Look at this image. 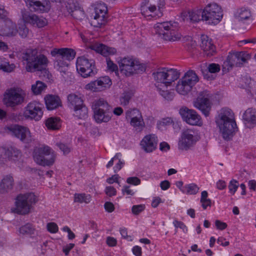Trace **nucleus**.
Wrapping results in <instances>:
<instances>
[{"instance_id":"nucleus-1","label":"nucleus","mask_w":256,"mask_h":256,"mask_svg":"<svg viewBox=\"0 0 256 256\" xmlns=\"http://www.w3.org/2000/svg\"><path fill=\"white\" fill-rule=\"evenodd\" d=\"M216 122L223 138L230 140L238 128L232 110L226 107L222 108L216 118Z\"/></svg>"},{"instance_id":"nucleus-2","label":"nucleus","mask_w":256,"mask_h":256,"mask_svg":"<svg viewBox=\"0 0 256 256\" xmlns=\"http://www.w3.org/2000/svg\"><path fill=\"white\" fill-rule=\"evenodd\" d=\"M56 154L48 146L40 144L35 146L33 150V158L38 165L51 166L54 163Z\"/></svg>"},{"instance_id":"nucleus-3","label":"nucleus","mask_w":256,"mask_h":256,"mask_svg":"<svg viewBox=\"0 0 256 256\" xmlns=\"http://www.w3.org/2000/svg\"><path fill=\"white\" fill-rule=\"evenodd\" d=\"M178 26V22H164L156 24L154 26V29L156 33L164 40L176 41L179 40L181 38V34L177 32Z\"/></svg>"},{"instance_id":"nucleus-4","label":"nucleus","mask_w":256,"mask_h":256,"mask_svg":"<svg viewBox=\"0 0 256 256\" xmlns=\"http://www.w3.org/2000/svg\"><path fill=\"white\" fill-rule=\"evenodd\" d=\"M118 63L120 73L126 76L142 73L146 70V66L144 64L131 57L124 58Z\"/></svg>"},{"instance_id":"nucleus-5","label":"nucleus","mask_w":256,"mask_h":256,"mask_svg":"<svg viewBox=\"0 0 256 256\" xmlns=\"http://www.w3.org/2000/svg\"><path fill=\"white\" fill-rule=\"evenodd\" d=\"M94 118L97 123L107 122L112 116V110L108 103L103 99L94 102L92 106Z\"/></svg>"},{"instance_id":"nucleus-6","label":"nucleus","mask_w":256,"mask_h":256,"mask_svg":"<svg viewBox=\"0 0 256 256\" xmlns=\"http://www.w3.org/2000/svg\"><path fill=\"white\" fill-rule=\"evenodd\" d=\"M35 50L33 49V54ZM49 60L44 54H33V72L40 78H45L48 80L52 78V74L48 68Z\"/></svg>"},{"instance_id":"nucleus-7","label":"nucleus","mask_w":256,"mask_h":256,"mask_svg":"<svg viewBox=\"0 0 256 256\" xmlns=\"http://www.w3.org/2000/svg\"><path fill=\"white\" fill-rule=\"evenodd\" d=\"M180 72L176 69H168L166 68H158L152 73L154 80L157 84L160 86L170 85L173 82L180 77Z\"/></svg>"},{"instance_id":"nucleus-8","label":"nucleus","mask_w":256,"mask_h":256,"mask_svg":"<svg viewBox=\"0 0 256 256\" xmlns=\"http://www.w3.org/2000/svg\"><path fill=\"white\" fill-rule=\"evenodd\" d=\"M164 5V0H144L142 4L141 12L145 16L156 18L162 16V8Z\"/></svg>"},{"instance_id":"nucleus-9","label":"nucleus","mask_w":256,"mask_h":256,"mask_svg":"<svg viewBox=\"0 0 256 256\" xmlns=\"http://www.w3.org/2000/svg\"><path fill=\"white\" fill-rule=\"evenodd\" d=\"M198 80V77L195 72L193 70H189L179 80L176 86V91L180 94L186 95L191 90L192 86Z\"/></svg>"},{"instance_id":"nucleus-10","label":"nucleus","mask_w":256,"mask_h":256,"mask_svg":"<svg viewBox=\"0 0 256 256\" xmlns=\"http://www.w3.org/2000/svg\"><path fill=\"white\" fill-rule=\"evenodd\" d=\"M32 204L31 193L20 194L16 198L14 206L11 208V212L18 214L24 215L30 212Z\"/></svg>"},{"instance_id":"nucleus-11","label":"nucleus","mask_w":256,"mask_h":256,"mask_svg":"<svg viewBox=\"0 0 256 256\" xmlns=\"http://www.w3.org/2000/svg\"><path fill=\"white\" fill-rule=\"evenodd\" d=\"M78 72L84 78L92 76L97 73L94 60H88L84 56L77 58L76 64Z\"/></svg>"},{"instance_id":"nucleus-12","label":"nucleus","mask_w":256,"mask_h":256,"mask_svg":"<svg viewBox=\"0 0 256 256\" xmlns=\"http://www.w3.org/2000/svg\"><path fill=\"white\" fill-rule=\"evenodd\" d=\"M108 8L106 4L102 2L96 4L94 12L90 16V24L96 28H100L106 22Z\"/></svg>"},{"instance_id":"nucleus-13","label":"nucleus","mask_w":256,"mask_h":256,"mask_svg":"<svg viewBox=\"0 0 256 256\" xmlns=\"http://www.w3.org/2000/svg\"><path fill=\"white\" fill-rule=\"evenodd\" d=\"M210 98L211 96L208 91L203 90L199 92L198 98L194 101V106L200 110L206 116H209L211 110Z\"/></svg>"},{"instance_id":"nucleus-14","label":"nucleus","mask_w":256,"mask_h":256,"mask_svg":"<svg viewBox=\"0 0 256 256\" xmlns=\"http://www.w3.org/2000/svg\"><path fill=\"white\" fill-rule=\"evenodd\" d=\"M202 12L204 20H208L210 24H218L223 16L221 8L214 3L208 4Z\"/></svg>"},{"instance_id":"nucleus-15","label":"nucleus","mask_w":256,"mask_h":256,"mask_svg":"<svg viewBox=\"0 0 256 256\" xmlns=\"http://www.w3.org/2000/svg\"><path fill=\"white\" fill-rule=\"evenodd\" d=\"M250 54L245 52H230L225 64L230 68L241 67L250 58Z\"/></svg>"},{"instance_id":"nucleus-16","label":"nucleus","mask_w":256,"mask_h":256,"mask_svg":"<svg viewBox=\"0 0 256 256\" xmlns=\"http://www.w3.org/2000/svg\"><path fill=\"white\" fill-rule=\"evenodd\" d=\"M198 140L196 132L192 130H184L178 142V148L182 150H187L196 144Z\"/></svg>"},{"instance_id":"nucleus-17","label":"nucleus","mask_w":256,"mask_h":256,"mask_svg":"<svg viewBox=\"0 0 256 256\" xmlns=\"http://www.w3.org/2000/svg\"><path fill=\"white\" fill-rule=\"evenodd\" d=\"M8 132L26 144L31 140L30 132L27 128L18 124L12 125L7 128Z\"/></svg>"},{"instance_id":"nucleus-18","label":"nucleus","mask_w":256,"mask_h":256,"mask_svg":"<svg viewBox=\"0 0 256 256\" xmlns=\"http://www.w3.org/2000/svg\"><path fill=\"white\" fill-rule=\"evenodd\" d=\"M179 113L182 120L188 124L196 126L201 124L200 116L193 110L182 107L180 108Z\"/></svg>"},{"instance_id":"nucleus-19","label":"nucleus","mask_w":256,"mask_h":256,"mask_svg":"<svg viewBox=\"0 0 256 256\" xmlns=\"http://www.w3.org/2000/svg\"><path fill=\"white\" fill-rule=\"evenodd\" d=\"M20 156V151L16 148H0V165L4 164L8 160L16 161Z\"/></svg>"},{"instance_id":"nucleus-20","label":"nucleus","mask_w":256,"mask_h":256,"mask_svg":"<svg viewBox=\"0 0 256 256\" xmlns=\"http://www.w3.org/2000/svg\"><path fill=\"white\" fill-rule=\"evenodd\" d=\"M126 118L130 120V124L134 127L142 128L144 122L140 112L137 109L128 110L126 112Z\"/></svg>"},{"instance_id":"nucleus-21","label":"nucleus","mask_w":256,"mask_h":256,"mask_svg":"<svg viewBox=\"0 0 256 256\" xmlns=\"http://www.w3.org/2000/svg\"><path fill=\"white\" fill-rule=\"evenodd\" d=\"M23 101V98L16 89H11L6 94L4 102L8 106L14 107Z\"/></svg>"},{"instance_id":"nucleus-22","label":"nucleus","mask_w":256,"mask_h":256,"mask_svg":"<svg viewBox=\"0 0 256 256\" xmlns=\"http://www.w3.org/2000/svg\"><path fill=\"white\" fill-rule=\"evenodd\" d=\"M158 138L154 134L145 136L140 142L142 148L146 152H151L156 148Z\"/></svg>"},{"instance_id":"nucleus-23","label":"nucleus","mask_w":256,"mask_h":256,"mask_svg":"<svg viewBox=\"0 0 256 256\" xmlns=\"http://www.w3.org/2000/svg\"><path fill=\"white\" fill-rule=\"evenodd\" d=\"M182 18L184 21L192 23L197 22L200 20H204L202 10L182 12Z\"/></svg>"},{"instance_id":"nucleus-24","label":"nucleus","mask_w":256,"mask_h":256,"mask_svg":"<svg viewBox=\"0 0 256 256\" xmlns=\"http://www.w3.org/2000/svg\"><path fill=\"white\" fill-rule=\"evenodd\" d=\"M200 46L204 50V54L208 57H210L216 53V48L212 40L207 36L202 35L200 37Z\"/></svg>"},{"instance_id":"nucleus-25","label":"nucleus","mask_w":256,"mask_h":256,"mask_svg":"<svg viewBox=\"0 0 256 256\" xmlns=\"http://www.w3.org/2000/svg\"><path fill=\"white\" fill-rule=\"evenodd\" d=\"M242 120L248 128L254 127L256 125V110L252 108H248L243 114Z\"/></svg>"},{"instance_id":"nucleus-26","label":"nucleus","mask_w":256,"mask_h":256,"mask_svg":"<svg viewBox=\"0 0 256 256\" xmlns=\"http://www.w3.org/2000/svg\"><path fill=\"white\" fill-rule=\"evenodd\" d=\"M90 48L106 57L110 54H114L116 52V48L108 47L98 42L92 44L90 46Z\"/></svg>"},{"instance_id":"nucleus-27","label":"nucleus","mask_w":256,"mask_h":256,"mask_svg":"<svg viewBox=\"0 0 256 256\" xmlns=\"http://www.w3.org/2000/svg\"><path fill=\"white\" fill-rule=\"evenodd\" d=\"M76 54L74 50L68 48H54L50 52L52 56L58 55L68 61L73 60L75 58Z\"/></svg>"},{"instance_id":"nucleus-28","label":"nucleus","mask_w":256,"mask_h":256,"mask_svg":"<svg viewBox=\"0 0 256 256\" xmlns=\"http://www.w3.org/2000/svg\"><path fill=\"white\" fill-rule=\"evenodd\" d=\"M50 8V0H33V10L36 12H48Z\"/></svg>"},{"instance_id":"nucleus-29","label":"nucleus","mask_w":256,"mask_h":256,"mask_svg":"<svg viewBox=\"0 0 256 256\" xmlns=\"http://www.w3.org/2000/svg\"><path fill=\"white\" fill-rule=\"evenodd\" d=\"M46 108L48 110H54L62 106L60 98L56 95L48 94L44 98Z\"/></svg>"},{"instance_id":"nucleus-30","label":"nucleus","mask_w":256,"mask_h":256,"mask_svg":"<svg viewBox=\"0 0 256 256\" xmlns=\"http://www.w3.org/2000/svg\"><path fill=\"white\" fill-rule=\"evenodd\" d=\"M16 25L10 20L6 18L4 25L2 26V34L4 36H13L17 33Z\"/></svg>"},{"instance_id":"nucleus-31","label":"nucleus","mask_w":256,"mask_h":256,"mask_svg":"<svg viewBox=\"0 0 256 256\" xmlns=\"http://www.w3.org/2000/svg\"><path fill=\"white\" fill-rule=\"evenodd\" d=\"M14 180L12 176L8 175L4 176L0 183V194L7 192L12 188Z\"/></svg>"},{"instance_id":"nucleus-32","label":"nucleus","mask_w":256,"mask_h":256,"mask_svg":"<svg viewBox=\"0 0 256 256\" xmlns=\"http://www.w3.org/2000/svg\"><path fill=\"white\" fill-rule=\"evenodd\" d=\"M168 85L160 86V84L156 85L157 90L160 94L166 100L170 101L173 100L174 96V91H169L167 90V86Z\"/></svg>"},{"instance_id":"nucleus-33","label":"nucleus","mask_w":256,"mask_h":256,"mask_svg":"<svg viewBox=\"0 0 256 256\" xmlns=\"http://www.w3.org/2000/svg\"><path fill=\"white\" fill-rule=\"evenodd\" d=\"M52 56L56 58L54 64V68L60 72L65 73L66 68L68 66V61L58 55Z\"/></svg>"},{"instance_id":"nucleus-34","label":"nucleus","mask_w":256,"mask_h":256,"mask_svg":"<svg viewBox=\"0 0 256 256\" xmlns=\"http://www.w3.org/2000/svg\"><path fill=\"white\" fill-rule=\"evenodd\" d=\"M68 101L69 106L73 109L80 106L84 104V100L80 96L75 94H70L68 96Z\"/></svg>"},{"instance_id":"nucleus-35","label":"nucleus","mask_w":256,"mask_h":256,"mask_svg":"<svg viewBox=\"0 0 256 256\" xmlns=\"http://www.w3.org/2000/svg\"><path fill=\"white\" fill-rule=\"evenodd\" d=\"M73 115L80 120H86L88 117V108L84 104L74 109Z\"/></svg>"},{"instance_id":"nucleus-36","label":"nucleus","mask_w":256,"mask_h":256,"mask_svg":"<svg viewBox=\"0 0 256 256\" xmlns=\"http://www.w3.org/2000/svg\"><path fill=\"white\" fill-rule=\"evenodd\" d=\"M23 64L26 66V69L27 72H32V50H28L23 54L22 56Z\"/></svg>"},{"instance_id":"nucleus-37","label":"nucleus","mask_w":256,"mask_h":256,"mask_svg":"<svg viewBox=\"0 0 256 256\" xmlns=\"http://www.w3.org/2000/svg\"><path fill=\"white\" fill-rule=\"evenodd\" d=\"M46 126L50 130H58L61 126L60 120L58 118L50 117L45 122Z\"/></svg>"},{"instance_id":"nucleus-38","label":"nucleus","mask_w":256,"mask_h":256,"mask_svg":"<svg viewBox=\"0 0 256 256\" xmlns=\"http://www.w3.org/2000/svg\"><path fill=\"white\" fill-rule=\"evenodd\" d=\"M236 17L238 21L243 22L249 19L251 17V13L248 10L242 8L238 11Z\"/></svg>"},{"instance_id":"nucleus-39","label":"nucleus","mask_w":256,"mask_h":256,"mask_svg":"<svg viewBox=\"0 0 256 256\" xmlns=\"http://www.w3.org/2000/svg\"><path fill=\"white\" fill-rule=\"evenodd\" d=\"M199 190V188L194 184H187L182 188V192L188 194H195Z\"/></svg>"},{"instance_id":"nucleus-40","label":"nucleus","mask_w":256,"mask_h":256,"mask_svg":"<svg viewBox=\"0 0 256 256\" xmlns=\"http://www.w3.org/2000/svg\"><path fill=\"white\" fill-rule=\"evenodd\" d=\"M90 198L91 196L90 194H76L74 196V202L79 203H88L90 200Z\"/></svg>"},{"instance_id":"nucleus-41","label":"nucleus","mask_w":256,"mask_h":256,"mask_svg":"<svg viewBox=\"0 0 256 256\" xmlns=\"http://www.w3.org/2000/svg\"><path fill=\"white\" fill-rule=\"evenodd\" d=\"M47 24L48 21L46 18L33 14V24H36L38 28H40L46 26Z\"/></svg>"},{"instance_id":"nucleus-42","label":"nucleus","mask_w":256,"mask_h":256,"mask_svg":"<svg viewBox=\"0 0 256 256\" xmlns=\"http://www.w3.org/2000/svg\"><path fill=\"white\" fill-rule=\"evenodd\" d=\"M22 16L24 23L25 24H31L32 22V14L31 10L24 9L22 10Z\"/></svg>"},{"instance_id":"nucleus-43","label":"nucleus","mask_w":256,"mask_h":256,"mask_svg":"<svg viewBox=\"0 0 256 256\" xmlns=\"http://www.w3.org/2000/svg\"><path fill=\"white\" fill-rule=\"evenodd\" d=\"M46 88V84L38 80L36 82V84H33V94L36 95L40 94Z\"/></svg>"},{"instance_id":"nucleus-44","label":"nucleus","mask_w":256,"mask_h":256,"mask_svg":"<svg viewBox=\"0 0 256 256\" xmlns=\"http://www.w3.org/2000/svg\"><path fill=\"white\" fill-rule=\"evenodd\" d=\"M14 66L13 64H10L9 63L6 62L4 59L0 58V70H2L5 72H11L14 68Z\"/></svg>"},{"instance_id":"nucleus-45","label":"nucleus","mask_w":256,"mask_h":256,"mask_svg":"<svg viewBox=\"0 0 256 256\" xmlns=\"http://www.w3.org/2000/svg\"><path fill=\"white\" fill-rule=\"evenodd\" d=\"M108 69L112 72H114L116 76H118L119 70L118 66L108 58H106Z\"/></svg>"},{"instance_id":"nucleus-46","label":"nucleus","mask_w":256,"mask_h":256,"mask_svg":"<svg viewBox=\"0 0 256 256\" xmlns=\"http://www.w3.org/2000/svg\"><path fill=\"white\" fill-rule=\"evenodd\" d=\"M39 104L38 106H34L33 108V119L36 121L39 120L43 115V112L42 110V106H40Z\"/></svg>"},{"instance_id":"nucleus-47","label":"nucleus","mask_w":256,"mask_h":256,"mask_svg":"<svg viewBox=\"0 0 256 256\" xmlns=\"http://www.w3.org/2000/svg\"><path fill=\"white\" fill-rule=\"evenodd\" d=\"M132 97V94L130 92H124L120 98V104L122 106H126Z\"/></svg>"},{"instance_id":"nucleus-48","label":"nucleus","mask_w":256,"mask_h":256,"mask_svg":"<svg viewBox=\"0 0 256 256\" xmlns=\"http://www.w3.org/2000/svg\"><path fill=\"white\" fill-rule=\"evenodd\" d=\"M86 88L94 92H97L100 90V88L102 87H101L100 80L98 79L92 82L90 84H88L86 85Z\"/></svg>"},{"instance_id":"nucleus-49","label":"nucleus","mask_w":256,"mask_h":256,"mask_svg":"<svg viewBox=\"0 0 256 256\" xmlns=\"http://www.w3.org/2000/svg\"><path fill=\"white\" fill-rule=\"evenodd\" d=\"M32 224L28 223L20 228V232L22 234L28 235L31 237Z\"/></svg>"},{"instance_id":"nucleus-50","label":"nucleus","mask_w":256,"mask_h":256,"mask_svg":"<svg viewBox=\"0 0 256 256\" xmlns=\"http://www.w3.org/2000/svg\"><path fill=\"white\" fill-rule=\"evenodd\" d=\"M238 186V182L236 180H230L228 186L230 192L232 194H234L236 191Z\"/></svg>"},{"instance_id":"nucleus-51","label":"nucleus","mask_w":256,"mask_h":256,"mask_svg":"<svg viewBox=\"0 0 256 256\" xmlns=\"http://www.w3.org/2000/svg\"><path fill=\"white\" fill-rule=\"evenodd\" d=\"M172 122V120L171 118H163L162 120L158 121L157 123V127L158 129L162 128L163 126H169Z\"/></svg>"},{"instance_id":"nucleus-52","label":"nucleus","mask_w":256,"mask_h":256,"mask_svg":"<svg viewBox=\"0 0 256 256\" xmlns=\"http://www.w3.org/2000/svg\"><path fill=\"white\" fill-rule=\"evenodd\" d=\"M144 208L145 205L144 204L134 205L132 206V211L134 214L138 215L142 212Z\"/></svg>"},{"instance_id":"nucleus-53","label":"nucleus","mask_w":256,"mask_h":256,"mask_svg":"<svg viewBox=\"0 0 256 256\" xmlns=\"http://www.w3.org/2000/svg\"><path fill=\"white\" fill-rule=\"evenodd\" d=\"M101 87H106L112 84V81L108 76L100 78H99Z\"/></svg>"},{"instance_id":"nucleus-54","label":"nucleus","mask_w":256,"mask_h":256,"mask_svg":"<svg viewBox=\"0 0 256 256\" xmlns=\"http://www.w3.org/2000/svg\"><path fill=\"white\" fill-rule=\"evenodd\" d=\"M207 68L210 72L216 73L220 72V66L218 64L212 63L208 64Z\"/></svg>"},{"instance_id":"nucleus-55","label":"nucleus","mask_w":256,"mask_h":256,"mask_svg":"<svg viewBox=\"0 0 256 256\" xmlns=\"http://www.w3.org/2000/svg\"><path fill=\"white\" fill-rule=\"evenodd\" d=\"M46 228L48 230L50 233H56L58 230V225L53 222L48 223Z\"/></svg>"},{"instance_id":"nucleus-56","label":"nucleus","mask_w":256,"mask_h":256,"mask_svg":"<svg viewBox=\"0 0 256 256\" xmlns=\"http://www.w3.org/2000/svg\"><path fill=\"white\" fill-rule=\"evenodd\" d=\"M17 32H18L20 36L22 38H26L28 33V28L26 26V24H24L19 27Z\"/></svg>"},{"instance_id":"nucleus-57","label":"nucleus","mask_w":256,"mask_h":256,"mask_svg":"<svg viewBox=\"0 0 256 256\" xmlns=\"http://www.w3.org/2000/svg\"><path fill=\"white\" fill-rule=\"evenodd\" d=\"M173 224L176 228H180L184 232H186L188 231L186 226L182 222L174 220L173 222Z\"/></svg>"},{"instance_id":"nucleus-58","label":"nucleus","mask_w":256,"mask_h":256,"mask_svg":"<svg viewBox=\"0 0 256 256\" xmlns=\"http://www.w3.org/2000/svg\"><path fill=\"white\" fill-rule=\"evenodd\" d=\"M56 145L63 152L64 154H66L70 152V148L68 145L62 143H57Z\"/></svg>"},{"instance_id":"nucleus-59","label":"nucleus","mask_w":256,"mask_h":256,"mask_svg":"<svg viewBox=\"0 0 256 256\" xmlns=\"http://www.w3.org/2000/svg\"><path fill=\"white\" fill-rule=\"evenodd\" d=\"M127 183L134 186L138 185L140 184V180L138 177H129L126 180Z\"/></svg>"},{"instance_id":"nucleus-60","label":"nucleus","mask_w":256,"mask_h":256,"mask_svg":"<svg viewBox=\"0 0 256 256\" xmlns=\"http://www.w3.org/2000/svg\"><path fill=\"white\" fill-rule=\"evenodd\" d=\"M72 14L71 16L74 17V18L78 20L81 19L82 17L84 15V13L76 9L74 10H72L71 11Z\"/></svg>"},{"instance_id":"nucleus-61","label":"nucleus","mask_w":256,"mask_h":256,"mask_svg":"<svg viewBox=\"0 0 256 256\" xmlns=\"http://www.w3.org/2000/svg\"><path fill=\"white\" fill-rule=\"evenodd\" d=\"M130 186H124L122 190L123 194H126L128 195L134 196L135 192L132 190L130 189Z\"/></svg>"},{"instance_id":"nucleus-62","label":"nucleus","mask_w":256,"mask_h":256,"mask_svg":"<svg viewBox=\"0 0 256 256\" xmlns=\"http://www.w3.org/2000/svg\"><path fill=\"white\" fill-rule=\"evenodd\" d=\"M215 225L216 228L220 230H224L227 227V224L226 223L221 222L220 220H216L215 221Z\"/></svg>"},{"instance_id":"nucleus-63","label":"nucleus","mask_w":256,"mask_h":256,"mask_svg":"<svg viewBox=\"0 0 256 256\" xmlns=\"http://www.w3.org/2000/svg\"><path fill=\"white\" fill-rule=\"evenodd\" d=\"M106 194L110 196H112L116 194V190L112 186H107L106 188Z\"/></svg>"},{"instance_id":"nucleus-64","label":"nucleus","mask_w":256,"mask_h":256,"mask_svg":"<svg viewBox=\"0 0 256 256\" xmlns=\"http://www.w3.org/2000/svg\"><path fill=\"white\" fill-rule=\"evenodd\" d=\"M160 149L161 151L166 152L170 149V146L165 142H162L160 144Z\"/></svg>"}]
</instances>
